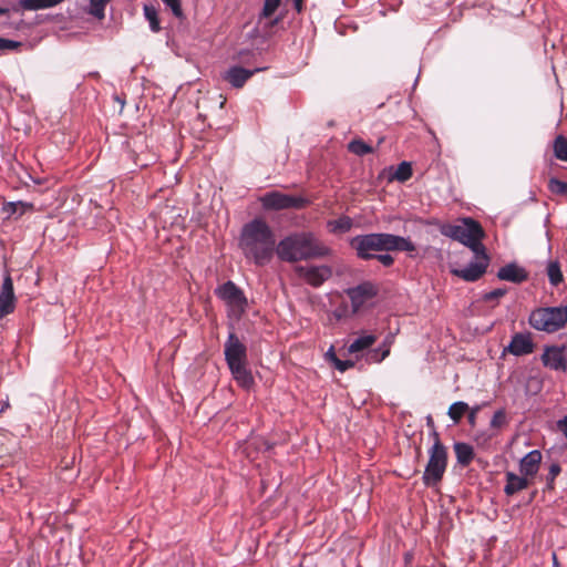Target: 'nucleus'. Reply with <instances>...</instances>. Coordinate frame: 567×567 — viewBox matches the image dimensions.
<instances>
[{
  "label": "nucleus",
  "instance_id": "obj_9",
  "mask_svg": "<svg viewBox=\"0 0 567 567\" xmlns=\"http://www.w3.org/2000/svg\"><path fill=\"white\" fill-rule=\"evenodd\" d=\"M216 296L225 301L238 317L245 313L248 300L244 291L231 280L218 286L215 290Z\"/></svg>",
  "mask_w": 567,
  "mask_h": 567
},
{
  "label": "nucleus",
  "instance_id": "obj_18",
  "mask_svg": "<svg viewBox=\"0 0 567 567\" xmlns=\"http://www.w3.org/2000/svg\"><path fill=\"white\" fill-rule=\"evenodd\" d=\"M542 452L533 450L528 452L519 462V472L524 476L534 477L539 470L542 463Z\"/></svg>",
  "mask_w": 567,
  "mask_h": 567
},
{
  "label": "nucleus",
  "instance_id": "obj_16",
  "mask_svg": "<svg viewBox=\"0 0 567 567\" xmlns=\"http://www.w3.org/2000/svg\"><path fill=\"white\" fill-rule=\"evenodd\" d=\"M497 278L513 284H522L527 280L528 272L516 262H509L498 269Z\"/></svg>",
  "mask_w": 567,
  "mask_h": 567
},
{
  "label": "nucleus",
  "instance_id": "obj_52",
  "mask_svg": "<svg viewBox=\"0 0 567 567\" xmlns=\"http://www.w3.org/2000/svg\"><path fill=\"white\" fill-rule=\"evenodd\" d=\"M561 311H563V317H565V324L567 323V306L566 307H561Z\"/></svg>",
  "mask_w": 567,
  "mask_h": 567
},
{
  "label": "nucleus",
  "instance_id": "obj_41",
  "mask_svg": "<svg viewBox=\"0 0 567 567\" xmlns=\"http://www.w3.org/2000/svg\"><path fill=\"white\" fill-rule=\"evenodd\" d=\"M384 267H391L394 264V258L390 254H378L375 258Z\"/></svg>",
  "mask_w": 567,
  "mask_h": 567
},
{
  "label": "nucleus",
  "instance_id": "obj_40",
  "mask_svg": "<svg viewBox=\"0 0 567 567\" xmlns=\"http://www.w3.org/2000/svg\"><path fill=\"white\" fill-rule=\"evenodd\" d=\"M354 364L355 363L352 360L336 359V363L333 365L338 371L346 372L347 370L353 368Z\"/></svg>",
  "mask_w": 567,
  "mask_h": 567
},
{
  "label": "nucleus",
  "instance_id": "obj_31",
  "mask_svg": "<svg viewBox=\"0 0 567 567\" xmlns=\"http://www.w3.org/2000/svg\"><path fill=\"white\" fill-rule=\"evenodd\" d=\"M282 1L284 0H264V6L259 13V21L261 19H270L280 8Z\"/></svg>",
  "mask_w": 567,
  "mask_h": 567
},
{
  "label": "nucleus",
  "instance_id": "obj_39",
  "mask_svg": "<svg viewBox=\"0 0 567 567\" xmlns=\"http://www.w3.org/2000/svg\"><path fill=\"white\" fill-rule=\"evenodd\" d=\"M21 47V42L0 38V51H13Z\"/></svg>",
  "mask_w": 567,
  "mask_h": 567
},
{
  "label": "nucleus",
  "instance_id": "obj_32",
  "mask_svg": "<svg viewBox=\"0 0 567 567\" xmlns=\"http://www.w3.org/2000/svg\"><path fill=\"white\" fill-rule=\"evenodd\" d=\"M547 276L553 286H558L564 277L558 261H550L547 266Z\"/></svg>",
  "mask_w": 567,
  "mask_h": 567
},
{
  "label": "nucleus",
  "instance_id": "obj_48",
  "mask_svg": "<svg viewBox=\"0 0 567 567\" xmlns=\"http://www.w3.org/2000/svg\"><path fill=\"white\" fill-rule=\"evenodd\" d=\"M430 435L433 437L434 442L433 444H436V443H442L441 440H440V434L439 432L435 430H431V433Z\"/></svg>",
  "mask_w": 567,
  "mask_h": 567
},
{
  "label": "nucleus",
  "instance_id": "obj_37",
  "mask_svg": "<svg viewBox=\"0 0 567 567\" xmlns=\"http://www.w3.org/2000/svg\"><path fill=\"white\" fill-rule=\"evenodd\" d=\"M162 1L166 6V8L171 9L174 17H176L177 19L185 18L184 11L182 9L181 0H162Z\"/></svg>",
  "mask_w": 567,
  "mask_h": 567
},
{
  "label": "nucleus",
  "instance_id": "obj_51",
  "mask_svg": "<svg viewBox=\"0 0 567 567\" xmlns=\"http://www.w3.org/2000/svg\"><path fill=\"white\" fill-rule=\"evenodd\" d=\"M10 406L9 401L6 400L0 409V415Z\"/></svg>",
  "mask_w": 567,
  "mask_h": 567
},
{
  "label": "nucleus",
  "instance_id": "obj_35",
  "mask_svg": "<svg viewBox=\"0 0 567 567\" xmlns=\"http://www.w3.org/2000/svg\"><path fill=\"white\" fill-rule=\"evenodd\" d=\"M507 293V288H496L492 291L485 292L482 295V300L484 302H491L493 303V307L497 306L499 302V299L503 298Z\"/></svg>",
  "mask_w": 567,
  "mask_h": 567
},
{
  "label": "nucleus",
  "instance_id": "obj_24",
  "mask_svg": "<svg viewBox=\"0 0 567 567\" xmlns=\"http://www.w3.org/2000/svg\"><path fill=\"white\" fill-rule=\"evenodd\" d=\"M391 340L388 337L382 346L367 352V361L370 363H380L390 354Z\"/></svg>",
  "mask_w": 567,
  "mask_h": 567
},
{
  "label": "nucleus",
  "instance_id": "obj_53",
  "mask_svg": "<svg viewBox=\"0 0 567 567\" xmlns=\"http://www.w3.org/2000/svg\"><path fill=\"white\" fill-rule=\"evenodd\" d=\"M246 53H248V51H240L239 52V58L243 59Z\"/></svg>",
  "mask_w": 567,
  "mask_h": 567
},
{
  "label": "nucleus",
  "instance_id": "obj_33",
  "mask_svg": "<svg viewBox=\"0 0 567 567\" xmlns=\"http://www.w3.org/2000/svg\"><path fill=\"white\" fill-rule=\"evenodd\" d=\"M110 0H89L90 9L89 13L94 18L102 20L105 17V7Z\"/></svg>",
  "mask_w": 567,
  "mask_h": 567
},
{
  "label": "nucleus",
  "instance_id": "obj_17",
  "mask_svg": "<svg viewBox=\"0 0 567 567\" xmlns=\"http://www.w3.org/2000/svg\"><path fill=\"white\" fill-rule=\"evenodd\" d=\"M505 350L516 357H520L532 353L534 351V343L528 334L516 333Z\"/></svg>",
  "mask_w": 567,
  "mask_h": 567
},
{
  "label": "nucleus",
  "instance_id": "obj_3",
  "mask_svg": "<svg viewBox=\"0 0 567 567\" xmlns=\"http://www.w3.org/2000/svg\"><path fill=\"white\" fill-rule=\"evenodd\" d=\"M349 245L361 260L374 259L378 254L383 251L411 252L415 250V245L410 238L389 233L357 235L349 240Z\"/></svg>",
  "mask_w": 567,
  "mask_h": 567
},
{
  "label": "nucleus",
  "instance_id": "obj_22",
  "mask_svg": "<svg viewBox=\"0 0 567 567\" xmlns=\"http://www.w3.org/2000/svg\"><path fill=\"white\" fill-rule=\"evenodd\" d=\"M353 227V220L347 215L340 216L338 219L328 220L327 228L329 233L338 235L350 231Z\"/></svg>",
  "mask_w": 567,
  "mask_h": 567
},
{
  "label": "nucleus",
  "instance_id": "obj_15",
  "mask_svg": "<svg viewBox=\"0 0 567 567\" xmlns=\"http://www.w3.org/2000/svg\"><path fill=\"white\" fill-rule=\"evenodd\" d=\"M543 364L555 371H566L567 360L561 348L550 347L542 355Z\"/></svg>",
  "mask_w": 567,
  "mask_h": 567
},
{
  "label": "nucleus",
  "instance_id": "obj_7",
  "mask_svg": "<svg viewBox=\"0 0 567 567\" xmlns=\"http://www.w3.org/2000/svg\"><path fill=\"white\" fill-rule=\"evenodd\" d=\"M561 307L538 308L529 316L530 326L539 331L556 332L565 326Z\"/></svg>",
  "mask_w": 567,
  "mask_h": 567
},
{
  "label": "nucleus",
  "instance_id": "obj_19",
  "mask_svg": "<svg viewBox=\"0 0 567 567\" xmlns=\"http://www.w3.org/2000/svg\"><path fill=\"white\" fill-rule=\"evenodd\" d=\"M64 0H19L13 3V11L19 13L21 10H41L58 6Z\"/></svg>",
  "mask_w": 567,
  "mask_h": 567
},
{
  "label": "nucleus",
  "instance_id": "obj_6",
  "mask_svg": "<svg viewBox=\"0 0 567 567\" xmlns=\"http://www.w3.org/2000/svg\"><path fill=\"white\" fill-rule=\"evenodd\" d=\"M447 467V449L443 443H436L429 450V461L422 481L427 487L439 484Z\"/></svg>",
  "mask_w": 567,
  "mask_h": 567
},
{
  "label": "nucleus",
  "instance_id": "obj_12",
  "mask_svg": "<svg viewBox=\"0 0 567 567\" xmlns=\"http://www.w3.org/2000/svg\"><path fill=\"white\" fill-rule=\"evenodd\" d=\"M296 274L308 285L318 288L332 276L330 266H297Z\"/></svg>",
  "mask_w": 567,
  "mask_h": 567
},
{
  "label": "nucleus",
  "instance_id": "obj_34",
  "mask_svg": "<svg viewBox=\"0 0 567 567\" xmlns=\"http://www.w3.org/2000/svg\"><path fill=\"white\" fill-rule=\"evenodd\" d=\"M507 424H508V417H507V413H506L505 409H498L497 411H495V413L493 414V416L491 419L489 427L499 430Z\"/></svg>",
  "mask_w": 567,
  "mask_h": 567
},
{
  "label": "nucleus",
  "instance_id": "obj_1",
  "mask_svg": "<svg viewBox=\"0 0 567 567\" xmlns=\"http://www.w3.org/2000/svg\"><path fill=\"white\" fill-rule=\"evenodd\" d=\"M239 247L247 259L257 266H265L276 251V237L267 221L256 217L243 226Z\"/></svg>",
  "mask_w": 567,
  "mask_h": 567
},
{
  "label": "nucleus",
  "instance_id": "obj_4",
  "mask_svg": "<svg viewBox=\"0 0 567 567\" xmlns=\"http://www.w3.org/2000/svg\"><path fill=\"white\" fill-rule=\"evenodd\" d=\"M225 361L228 369L239 386L250 389L255 381L251 371L248 369L247 347L230 332L224 346Z\"/></svg>",
  "mask_w": 567,
  "mask_h": 567
},
{
  "label": "nucleus",
  "instance_id": "obj_21",
  "mask_svg": "<svg viewBox=\"0 0 567 567\" xmlns=\"http://www.w3.org/2000/svg\"><path fill=\"white\" fill-rule=\"evenodd\" d=\"M453 450L456 456L457 463L466 467L468 466L472 461L474 460L475 453L472 445L464 442H455L453 445Z\"/></svg>",
  "mask_w": 567,
  "mask_h": 567
},
{
  "label": "nucleus",
  "instance_id": "obj_11",
  "mask_svg": "<svg viewBox=\"0 0 567 567\" xmlns=\"http://www.w3.org/2000/svg\"><path fill=\"white\" fill-rule=\"evenodd\" d=\"M378 292L379 288L372 281H363L346 290L347 296L350 298L353 312H358L368 300L377 297Z\"/></svg>",
  "mask_w": 567,
  "mask_h": 567
},
{
  "label": "nucleus",
  "instance_id": "obj_13",
  "mask_svg": "<svg viewBox=\"0 0 567 567\" xmlns=\"http://www.w3.org/2000/svg\"><path fill=\"white\" fill-rule=\"evenodd\" d=\"M17 297L13 289V280L9 272L3 277L0 288V319L7 317L16 310Z\"/></svg>",
  "mask_w": 567,
  "mask_h": 567
},
{
  "label": "nucleus",
  "instance_id": "obj_43",
  "mask_svg": "<svg viewBox=\"0 0 567 567\" xmlns=\"http://www.w3.org/2000/svg\"><path fill=\"white\" fill-rule=\"evenodd\" d=\"M556 427L567 440V415L556 422Z\"/></svg>",
  "mask_w": 567,
  "mask_h": 567
},
{
  "label": "nucleus",
  "instance_id": "obj_8",
  "mask_svg": "<svg viewBox=\"0 0 567 567\" xmlns=\"http://www.w3.org/2000/svg\"><path fill=\"white\" fill-rule=\"evenodd\" d=\"M259 202L265 210L302 209L310 205V200L303 196L284 194L278 190H271L259 197Z\"/></svg>",
  "mask_w": 567,
  "mask_h": 567
},
{
  "label": "nucleus",
  "instance_id": "obj_20",
  "mask_svg": "<svg viewBox=\"0 0 567 567\" xmlns=\"http://www.w3.org/2000/svg\"><path fill=\"white\" fill-rule=\"evenodd\" d=\"M506 485L504 487V492L506 495L511 496L516 494L519 491H523L528 487L529 481L528 476H518L513 472H506Z\"/></svg>",
  "mask_w": 567,
  "mask_h": 567
},
{
  "label": "nucleus",
  "instance_id": "obj_45",
  "mask_svg": "<svg viewBox=\"0 0 567 567\" xmlns=\"http://www.w3.org/2000/svg\"><path fill=\"white\" fill-rule=\"evenodd\" d=\"M20 23H22V20H19V22H10L9 19H6L4 21L0 22V28L19 29Z\"/></svg>",
  "mask_w": 567,
  "mask_h": 567
},
{
  "label": "nucleus",
  "instance_id": "obj_26",
  "mask_svg": "<svg viewBox=\"0 0 567 567\" xmlns=\"http://www.w3.org/2000/svg\"><path fill=\"white\" fill-rule=\"evenodd\" d=\"M33 205L24 202H8L3 205V212L9 216L17 214L22 216L28 209H32Z\"/></svg>",
  "mask_w": 567,
  "mask_h": 567
},
{
  "label": "nucleus",
  "instance_id": "obj_42",
  "mask_svg": "<svg viewBox=\"0 0 567 567\" xmlns=\"http://www.w3.org/2000/svg\"><path fill=\"white\" fill-rule=\"evenodd\" d=\"M480 410H481V405H478V404L468 409L467 422L472 427H474L476 425V416H477V413L480 412Z\"/></svg>",
  "mask_w": 567,
  "mask_h": 567
},
{
  "label": "nucleus",
  "instance_id": "obj_47",
  "mask_svg": "<svg viewBox=\"0 0 567 567\" xmlns=\"http://www.w3.org/2000/svg\"><path fill=\"white\" fill-rule=\"evenodd\" d=\"M303 1L305 0H292L293 8L298 13L303 10Z\"/></svg>",
  "mask_w": 567,
  "mask_h": 567
},
{
  "label": "nucleus",
  "instance_id": "obj_5",
  "mask_svg": "<svg viewBox=\"0 0 567 567\" xmlns=\"http://www.w3.org/2000/svg\"><path fill=\"white\" fill-rule=\"evenodd\" d=\"M442 233L468 247L475 255L484 252L486 249L482 244L484 229L478 221L471 217L463 218L460 224L446 226Z\"/></svg>",
  "mask_w": 567,
  "mask_h": 567
},
{
  "label": "nucleus",
  "instance_id": "obj_54",
  "mask_svg": "<svg viewBox=\"0 0 567 567\" xmlns=\"http://www.w3.org/2000/svg\"><path fill=\"white\" fill-rule=\"evenodd\" d=\"M553 560H554V565H557V557H556L555 553H553Z\"/></svg>",
  "mask_w": 567,
  "mask_h": 567
},
{
  "label": "nucleus",
  "instance_id": "obj_2",
  "mask_svg": "<svg viewBox=\"0 0 567 567\" xmlns=\"http://www.w3.org/2000/svg\"><path fill=\"white\" fill-rule=\"evenodd\" d=\"M278 258L285 262H298L332 256L333 250L313 231H293L279 240L276 247Z\"/></svg>",
  "mask_w": 567,
  "mask_h": 567
},
{
  "label": "nucleus",
  "instance_id": "obj_30",
  "mask_svg": "<svg viewBox=\"0 0 567 567\" xmlns=\"http://www.w3.org/2000/svg\"><path fill=\"white\" fill-rule=\"evenodd\" d=\"M349 152L358 156L373 153L374 148L362 140H353L348 144Z\"/></svg>",
  "mask_w": 567,
  "mask_h": 567
},
{
  "label": "nucleus",
  "instance_id": "obj_25",
  "mask_svg": "<svg viewBox=\"0 0 567 567\" xmlns=\"http://www.w3.org/2000/svg\"><path fill=\"white\" fill-rule=\"evenodd\" d=\"M144 17L150 23V29L152 32H159L161 31V24L158 19V10L153 4H144L143 8Z\"/></svg>",
  "mask_w": 567,
  "mask_h": 567
},
{
  "label": "nucleus",
  "instance_id": "obj_44",
  "mask_svg": "<svg viewBox=\"0 0 567 567\" xmlns=\"http://www.w3.org/2000/svg\"><path fill=\"white\" fill-rule=\"evenodd\" d=\"M11 13H16L13 11V3L11 6H0V17H6V19H10Z\"/></svg>",
  "mask_w": 567,
  "mask_h": 567
},
{
  "label": "nucleus",
  "instance_id": "obj_14",
  "mask_svg": "<svg viewBox=\"0 0 567 567\" xmlns=\"http://www.w3.org/2000/svg\"><path fill=\"white\" fill-rule=\"evenodd\" d=\"M267 70V66L247 70L243 66H231L221 74V79L235 89H240L257 72Z\"/></svg>",
  "mask_w": 567,
  "mask_h": 567
},
{
  "label": "nucleus",
  "instance_id": "obj_46",
  "mask_svg": "<svg viewBox=\"0 0 567 567\" xmlns=\"http://www.w3.org/2000/svg\"><path fill=\"white\" fill-rule=\"evenodd\" d=\"M326 358L329 362H331L332 364L336 363V359H339L334 352V349L333 347H330L329 350L327 351L326 353Z\"/></svg>",
  "mask_w": 567,
  "mask_h": 567
},
{
  "label": "nucleus",
  "instance_id": "obj_23",
  "mask_svg": "<svg viewBox=\"0 0 567 567\" xmlns=\"http://www.w3.org/2000/svg\"><path fill=\"white\" fill-rule=\"evenodd\" d=\"M375 334H362L358 337L349 347H348V353L354 354L359 353L363 350H368L370 347H372L377 341Z\"/></svg>",
  "mask_w": 567,
  "mask_h": 567
},
{
  "label": "nucleus",
  "instance_id": "obj_36",
  "mask_svg": "<svg viewBox=\"0 0 567 567\" xmlns=\"http://www.w3.org/2000/svg\"><path fill=\"white\" fill-rule=\"evenodd\" d=\"M548 189L555 195L567 196V182H563L556 177H550L548 179Z\"/></svg>",
  "mask_w": 567,
  "mask_h": 567
},
{
  "label": "nucleus",
  "instance_id": "obj_28",
  "mask_svg": "<svg viewBox=\"0 0 567 567\" xmlns=\"http://www.w3.org/2000/svg\"><path fill=\"white\" fill-rule=\"evenodd\" d=\"M413 171L410 162L403 161L395 168L392 179L404 183L412 177Z\"/></svg>",
  "mask_w": 567,
  "mask_h": 567
},
{
  "label": "nucleus",
  "instance_id": "obj_27",
  "mask_svg": "<svg viewBox=\"0 0 567 567\" xmlns=\"http://www.w3.org/2000/svg\"><path fill=\"white\" fill-rule=\"evenodd\" d=\"M468 409L470 406L466 402L457 401L451 404L447 411V415L455 424H457L462 420L464 413L468 411Z\"/></svg>",
  "mask_w": 567,
  "mask_h": 567
},
{
  "label": "nucleus",
  "instance_id": "obj_50",
  "mask_svg": "<svg viewBox=\"0 0 567 567\" xmlns=\"http://www.w3.org/2000/svg\"><path fill=\"white\" fill-rule=\"evenodd\" d=\"M281 19H282V17H281V16H280V17H276V18H274V19L269 22V25H270V27H275L276 24H278V23H279V21H281Z\"/></svg>",
  "mask_w": 567,
  "mask_h": 567
},
{
  "label": "nucleus",
  "instance_id": "obj_49",
  "mask_svg": "<svg viewBox=\"0 0 567 567\" xmlns=\"http://www.w3.org/2000/svg\"><path fill=\"white\" fill-rule=\"evenodd\" d=\"M426 425L431 430H435V423H434V420H433L432 415H427L426 416Z\"/></svg>",
  "mask_w": 567,
  "mask_h": 567
},
{
  "label": "nucleus",
  "instance_id": "obj_29",
  "mask_svg": "<svg viewBox=\"0 0 567 567\" xmlns=\"http://www.w3.org/2000/svg\"><path fill=\"white\" fill-rule=\"evenodd\" d=\"M553 151L557 159L567 162V138L564 135L556 136Z\"/></svg>",
  "mask_w": 567,
  "mask_h": 567
},
{
  "label": "nucleus",
  "instance_id": "obj_38",
  "mask_svg": "<svg viewBox=\"0 0 567 567\" xmlns=\"http://www.w3.org/2000/svg\"><path fill=\"white\" fill-rule=\"evenodd\" d=\"M560 472H561V467L557 462L550 464V466L548 468V474L546 476V482H547L548 488H554V482H555L556 477L560 474Z\"/></svg>",
  "mask_w": 567,
  "mask_h": 567
},
{
  "label": "nucleus",
  "instance_id": "obj_10",
  "mask_svg": "<svg viewBox=\"0 0 567 567\" xmlns=\"http://www.w3.org/2000/svg\"><path fill=\"white\" fill-rule=\"evenodd\" d=\"M478 260L471 261L467 266L461 269H452L451 272L467 282L477 281L485 272L489 264V257L484 252L476 255Z\"/></svg>",
  "mask_w": 567,
  "mask_h": 567
}]
</instances>
